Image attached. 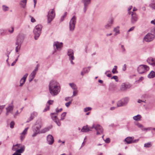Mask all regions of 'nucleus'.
I'll return each mask as SVG.
<instances>
[{
    "mask_svg": "<svg viewBox=\"0 0 155 155\" xmlns=\"http://www.w3.org/2000/svg\"><path fill=\"white\" fill-rule=\"evenodd\" d=\"M15 122L13 121H12L10 124V127L11 128H13L14 127Z\"/></svg>",
    "mask_w": 155,
    "mask_h": 155,
    "instance_id": "obj_42",
    "label": "nucleus"
},
{
    "mask_svg": "<svg viewBox=\"0 0 155 155\" xmlns=\"http://www.w3.org/2000/svg\"><path fill=\"white\" fill-rule=\"evenodd\" d=\"M34 134H32V136L33 137H35V136H36L38 134H39V133H38L37 132H34Z\"/></svg>",
    "mask_w": 155,
    "mask_h": 155,
    "instance_id": "obj_64",
    "label": "nucleus"
},
{
    "mask_svg": "<svg viewBox=\"0 0 155 155\" xmlns=\"http://www.w3.org/2000/svg\"><path fill=\"white\" fill-rule=\"evenodd\" d=\"M38 114L37 112H34L32 113L31 114L30 118V119L29 120H28L26 121V122L28 123L30 121L32 120L34 118V117H36L37 115Z\"/></svg>",
    "mask_w": 155,
    "mask_h": 155,
    "instance_id": "obj_22",
    "label": "nucleus"
},
{
    "mask_svg": "<svg viewBox=\"0 0 155 155\" xmlns=\"http://www.w3.org/2000/svg\"><path fill=\"white\" fill-rule=\"evenodd\" d=\"M131 22L132 24H134L137 21L138 19V16L136 13L132 12L131 14Z\"/></svg>",
    "mask_w": 155,
    "mask_h": 155,
    "instance_id": "obj_9",
    "label": "nucleus"
},
{
    "mask_svg": "<svg viewBox=\"0 0 155 155\" xmlns=\"http://www.w3.org/2000/svg\"><path fill=\"white\" fill-rule=\"evenodd\" d=\"M42 28V26L41 25H38L35 26L33 31L35 39H36L39 37L41 33Z\"/></svg>",
    "mask_w": 155,
    "mask_h": 155,
    "instance_id": "obj_3",
    "label": "nucleus"
},
{
    "mask_svg": "<svg viewBox=\"0 0 155 155\" xmlns=\"http://www.w3.org/2000/svg\"><path fill=\"white\" fill-rule=\"evenodd\" d=\"M151 129V128H141V130L143 131H147L148 130H150Z\"/></svg>",
    "mask_w": 155,
    "mask_h": 155,
    "instance_id": "obj_47",
    "label": "nucleus"
},
{
    "mask_svg": "<svg viewBox=\"0 0 155 155\" xmlns=\"http://www.w3.org/2000/svg\"><path fill=\"white\" fill-rule=\"evenodd\" d=\"M56 113H51V115H55L56 114H57V113L60 112L59 110L58 109V108H56L55 110Z\"/></svg>",
    "mask_w": 155,
    "mask_h": 155,
    "instance_id": "obj_43",
    "label": "nucleus"
},
{
    "mask_svg": "<svg viewBox=\"0 0 155 155\" xmlns=\"http://www.w3.org/2000/svg\"><path fill=\"white\" fill-rule=\"evenodd\" d=\"M7 34V31L4 29H0V35H4Z\"/></svg>",
    "mask_w": 155,
    "mask_h": 155,
    "instance_id": "obj_31",
    "label": "nucleus"
},
{
    "mask_svg": "<svg viewBox=\"0 0 155 155\" xmlns=\"http://www.w3.org/2000/svg\"><path fill=\"white\" fill-rule=\"evenodd\" d=\"M130 87L129 84L126 83H123L121 85L120 90L122 91H125Z\"/></svg>",
    "mask_w": 155,
    "mask_h": 155,
    "instance_id": "obj_11",
    "label": "nucleus"
},
{
    "mask_svg": "<svg viewBox=\"0 0 155 155\" xmlns=\"http://www.w3.org/2000/svg\"><path fill=\"white\" fill-rule=\"evenodd\" d=\"M25 147V146H23L20 149L17 150L16 152L14 153L12 155H21L20 154L18 153H23L24 151Z\"/></svg>",
    "mask_w": 155,
    "mask_h": 155,
    "instance_id": "obj_16",
    "label": "nucleus"
},
{
    "mask_svg": "<svg viewBox=\"0 0 155 155\" xmlns=\"http://www.w3.org/2000/svg\"><path fill=\"white\" fill-rule=\"evenodd\" d=\"M51 129L50 127H47L42 129L40 132V133H44L48 131Z\"/></svg>",
    "mask_w": 155,
    "mask_h": 155,
    "instance_id": "obj_27",
    "label": "nucleus"
},
{
    "mask_svg": "<svg viewBox=\"0 0 155 155\" xmlns=\"http://www.w3.org/2000/svg\"><path fill=\"white\" fill-rule=\"evenodd\" d=\"M141 116L140 115L138 114L136 116H134L133 117V119L136 121H138L140 120Z\"/></svg>",
    "mask_w": 155,
    "mask_h": 155,
    "instance_id": "obj_30",
    "label": "nucleus"
},
{
    "mask_svg": "<svg viewBox=\"0 0 155 155\" xmlns=\"http://www.w3.org/2000/svg\"><path fill=\"white\" fill-rule=\"evenodd\" d=\"M139 140V139L135 140H132V143H137V142H138Z\"/></svg>",
    "mask_w": 155,
    "mask_h": 155,
    "instance_id": "obj_59",
    "label": "nucleus"
},
{
    "mask_svg": "<svg viewBox=\"0 0 155 155\" xmlns=\"http://www.w3.org/2000/svg\"><path fill=\"white\" fill-rule=\"evenodd\" d=\"M94 129L97 131V134H101L103 133V130L102 127L100 125H97L95 126Z\"/></svg>",
    "mask_w": 155,
    "mask_h": 155,
    "instance_id": "obj_12",
    "label": "nucleus"
},
{
    "mask_svg": "<svg viewBox=\"0 0 155 155\" xmlns=\"http://www.w3.org/2000/svg\"><path fill=\"white\" fill-rule=\"evenodd\" d=\"M76 22V17L74 16L71 19L69 22V30L71 31H73L75 28V26Z\"/></svg>",
    "mask_w": 155,
    "mask_h": 155,
    "instance_id": "obj_4",
    "label": "nucleus"
},
{
    "mask_svg": "<svg viewBox=\"0 0 155 155\" xmlns=\"http://www.w3.org/2000/svg\"><path fill=\"white\" fill-rule=\"evenodd\" d=\"M155 77V72L153 71H151L148 74V77L149 78H153Z\"/></svg>",
    "mask_w": 155,
    "mask_h": 155,
    "instance_id": "obj_26",
    "label": "nucleus"
},
{
    "mask_svg": "<svg viewBox=\"0 0 155 155\" xmlns=\"http://www.w3.org/2000/svg\"><path fill=\"white\" fill-rule=\"evenodd\" d=\"M124 71H125L126 70V64H124L122 68Z\"/></svg>",
    "mask_w": 155,
    "mask_h": 155,
    "instance_id": "obj_61",
    "label": "nucleus"
},
{
    "mask_svg": "<svg viewBox=\"0 0 155 155\" xmlns=\"http://www.w3.org/2000/svg\"><path fill=\"white\" fill-rule=\"evenodd\" d=\"M149 69V67L145 64L139 65L137 68V71L140 74H145Z\"/></svg>",
    "mask_w": 155,
    "mask_h": 155,
    "instance_id": "obj_2",
    "label": "nucleus"
},
{
    "mask_svg": "<svg viewBox=\"0 0 155 155\" xmlns=\"http://www.w3.org/2000/svg\"><path fill=\"white\" fill-rule=\"evenodd\" d=\"M47 143L49 145H52L54 141L53 137L51 134H49L47 136Z\"/></svg>",
    "mask_w": 155,
    "mask_h": 155,
    "instance_id": "obj_14",
    "label": "nucleus"
},
{
    "mask_svg": "<svg viewBox=\"0 0 155 155\" xmlns=\"http://www.w3.org/2000/svg\"><path fill=\"white\" fill-rule=\"evenodd\" d=\"M50 108V107L49 106H47V107L45 108L43 110V112H45L47 111Z\"/></svg>",
    "mask_w": 155,
    "mask_h": 155,
    "instance_id": "obj_57",
    "label": "nucleus"
},
{
    "mask_svg": "<svg viewBox=\"0 0 155 155\" xmlns=\"http://www.w3.org/2000/svg\"><path fill=\"white\" fill-rule=\"evenodd\" d=\"M13 101H12L11 104H10L8 107L6 108L7 112H10L13 109L14 106L13 105Z\"/></svg>",
    "mask_w": 155,
    "mask_h": 155,
    "instance_id": "obj_21",
    "label": "nucleus"
},
{
    "mask_svg": "<svg viewBox=\"0 0 155 155\" xmlns=\"http://www.w3.org/2000/svg\"><path fill=\"white\" fill-rule=\"evenodd\" d=\"M119 27L118 26L115 28H114V31L115 32V35H116L117 34H118L119 32Z\"/></svg>",
    "mask_w": 155,
    "mask_h": 155,
    "instance_id": "obj_32",
    "label": "nucleus"
},
{
    "mask_svg": "<svg viewBox=\"0 0 155 155\" xmlns=\"http://www.w3.org/2000/svg\"><path fill=\"white\" fill-rule=\"evenodd\" d=\"M5 105L0 106V114L2 112V109L5 107Z\"/></svg>",
    "mask_w": 155,
    "mask_h": 155,
    "instance_id": "obj_48",
    "label": "nucleus"
},
{
    "mask_svg": "<svg viewBox=\"0 0 155 155\" xmlns=\"http://www.w3.org/2000/svg\"><path fill=\"white\" fill-rule=\"evenodd\" d=\"M69 85L74 90H77V87L76 85L74 83H70Z\"/></svg>",
    "mask_w": 155,
    "mask_h": 155,
    "instance_id": "obj_28",
    "label": "nucleus"
},
{
    "mask_svg": "<svg viewBox=\"0 0 155 155\" xmlns=\"http://www.w3.org/2000/svg\"><path fill=\"white\" fill-rule=\"evenodd\" d=\"M34 78L32 77H30L29 76V81L30 82H31L34 79Z\"/></svg>",
    "mask_w": 155,
    "mask_h": 155,
    "instance_id": "obj_63",
    "label": "nucleus"
},
{
    "mask_svg": "<svg viewBox=\"0 0 155 155\" xmlns=\"http://www.w3.org/2000/svg\"><path fill=\"white\" fill-rule=\"evenodd\" d=\"M53 102V100H49L48 101V103L50 105L52 104Z\"/></svg>",
    "mask_w": 155,
    "mask_h": 155,
    "instance_id": "obj_56",
    "label": "nucleus"
},
{
    "mask_svg": "<svg viewBox=\"0 0 155 155\" xmlns=\"http://www.w3.org/2000/svg\"><path fill=\"white\" fill-rule=\"evenodd\" d=\"M67 13L66 12L64 13V15H63L61 17L60 19V21H62L64 20V18L67 16Z\"/></svg>",
    "mask_w": 155,
    "mask_h": 155,
    "instance_id": "obj_35",
    "label": "nucleus"
},
{
    "mask_svg": "<svg viewBox=\"0 0 155 155\" xmlns=\"http://www.w3.org/2000/svg\"><path fill=\"white\" fill-rule=\"evenodd\" d=\"M51 118L58 126H59L61 125V123L58 120V119L57 118L56 116H54L53 115H51Z\"/></svg>",
    "mask_w": 155,
    "mask_h": 155,
    "instance_id": "obj_17",
    "label": "nucleus"
},
{
    "mask_svg": "<svg viewBox=\"0 0 155 155\" xmlns=\"http://www.w3.org/2000/svg\"><path fill=\"white\" fill-rule=\"evenodd\" d=\"M8 30L10 33H12L14 31V28L13 27H12L11 28H8Z\"/></svg>",
    "mask_w": 155,
    "mask_h": 155,
    "instance_id": "obj_40",
    "label": "nucleus"
},
{
    "mask_svg": "<svg viewBox=\"0 0 155 155\" xmlns=\"http://www.w3.org/2000/svg\"><path fill=\"white\" fill-rule=\"evenodd\" d=\"M114 20L111 19L109 21L108 23L105 26V27L106 29H109L110 28L112 25L113 24Z\"/></svg>",
    "mask_w": 155,
    "mask_h": 155,
    "instance_id": "obj_19",
    "label": "nucleus"
},
{
    "mask_svg": "<svg viewBox=\"0 0 155 155\" xmlns=\"http://www.w3.org/2000/svg\"><path fill=\"white\" fill-rule=\"evenodd\" d=\"M36 73L35 71H33L31 72L29 76L30 77H32L33 78H35V75L36 74Z\"/></svg>",
    "mask_w": 155,
    "mask_h": 155,
    "instance_id": "obj_45",
    "label": "nucleus"
},
{
    "mask_svg": "<svg viewBox=\"0 0 155 155\" xmlns=\"http://www.w3.org/2000/svg\"><path fill=\"white\" fill-rule=\"evenodd\" d=\"M27 1V0H22L20 2V4L23 8H25Z\"/></svg>",
    "mask_w": 155,
    "mask_h": 155,
    "instance_id": "obj_24",
    "label": "nucleus"
},
{
    "mask_svg": "<svg viewBox=\"0 0 155 155\" xmlns=\"http://www.w3.org/2000/svg\"><path fill=\"white\" fill-rule=\"evenodd\" d=\"M20 36L21 38H26L25 35L23 34H20Z\"/></svg>",
    "mask_w": 155,
    "mask_h": 155,
    "instance_id": "obj_60",
    "label": "nucleus"
},
{
    "mask_svg": "<svg viewBox=\"0 0 155 155\" xmlns=\"http://www.w3.org/2000/svg\"><path fill=\"white\" fill-rule=\"evenodd\" d=\"M147 62L153 66H155V58L152 57L148 58L147 60Z\"/></svg>",
    "mask_w": 155,
    "mask_h": 155,
    "instance_id": "obj_15",
    "label": "nucleus"
},
{
    "mask_svg": "<svg viewBox=\"0 0 155 155\" xmlns=\"http://www.w3.org/2000/svg\"><path fill=\"white\" fill-rule=\"evenodd\" d=\"M41 128V126L34 127L33 128V131L34 132H36L38 133H40V129Z\"/></svg>",
    "mask_w": 155,
    "mask_h": 155,
    "instance_id": "obj_23",
    "label": "nucleus"
},
{
    "mask_svg": "<svg viewBox=\"0 0 155 155\" xmlns=\"http://www.w3.org/2000/svg\"><path fill=\"white\" fill-rule=\"evenodd\" d=\"M21 145L19 144H17L15 145H13L12 148V150L13 151L16 150L20 147Z\"/></svg>",
    "mask_w": 155,
    "mask_h": 155,
    "instance_id": "obj_29",
    "label": "nucleus"
},
{
    "mask_svg": "<svg viewBox=\"0 0 155 155\" xmlns=\"http://www.w3.org/2000/svg\"><path fill=\"white\" fill-rule=\"evenodd\" d=\"M78 93V91L77 90H74L73 92V95L72 97L76 96Z\"/></svg>",
    "mask_w": 155,
    "mask_h": 155,
    "instance_id": "obj_49",
    "label": "nucleus"
},
{
    "mask_svg": "<svg viewBox=\"0 0 155 155\" xmlns=\"http://www.w3.org/2000/svg\"><path fill=\"white\" fill-rule=\"evenodd\" d=\"M112 72L113 74H116L118 73V71L117 70H115L114 69L112 70Z\"/></svg>",
    "mask_w": 155,
    "mask_h": 155,
    "instance_id": "obj_58",
    "label": "nucleus"
},
{
    "mask_svg": "<svg viewBox=\"0 0 155 155\" xmlns=\"http://www.w3.org/2000/svg\"><path fill=\"white\" fill-rule=\"evenodd\" d=\"M39 67V65L38 64L37 65L36 67L35 68V69L33 71L35 72L36 73L37 71L38 70V68Z\"/></svg>",
    "mask_w": 155,
    "mask_h": 155,
    "instance_id": "obj_54",
    "label": "nucleus"
},
{
    "mask_svg": "<svg viewBox=\"0 0 155 155\" xmlns=\"http://www.w3.org/2000/svg\"><path fill=\"white\" fill-rule=\"evenodd\" d=\"M91 110V107H87L84 109V112H87L88 111L90 110Z\"/></svg>",
    "mask_w": 155,
    "mask_h": 155,
    "instance_id": "obj_44",
    "label": "nucleus"
},
{
    "mask_svg": "<svg viewBox=\"0 0 155 155\" xmlns=\"http://www.w3.org/2000/svg\"><path fill=\"white\" fill-rule=\"evenodd\" d=\"M49 90L52 96L57 95L60 91V86L59 84L55 81H50L48 85Z\"/></svg>",
    "mask_w": 155,
    "mask_h": 155,
    "instance_id": "obj_1",
    "label": "nucleus"
},
{
    "mask_svg": "<svg viewBox=\"0 0 155 155\" xmlns=\"http://www.w3.org/2000/svg\"><path fill=\"white\" fill-rule=\"evenodd\" d=\"M129 101V98L128 97L123 98L117 102V106L118 107L125 106L128 103Z\"/></svg>",
    "mask_w": 155,
    "mask_h": 155,
    "instance_id": "obj_5",
    "label": "nucleus"
},
{
    "mask_svg": "<svg viewBox=\"0 0 155 155\" xmlns=\"http://www.w3.org/2000/svg\"><path fill=\"white\" fill-rule=\"evenodd\" d=\"M25 81H24V80H22L21 81V80L20 81V84L19 85V86L21 87L24 84Z\"/></svg>",
    "mask_w": 155,
    "mask_h": 155,
    "instance_id": "obj_50",
    "label": "nucleus"
},
{
    "mask_svg": "<svg viewBox=\"0 0 155 155\" xmlns=\"http://www.w3.org/2000/svg\"><path fill=\"white\" fill-rule=\"evenodd\" d=\"M66 114V113L64 112L62 113L61 115V120H63L64 118V117L65 116Z\"/></svg>",
    "mask_w": 155,
    "mask_h": 155,
    "instance_id": "obj_38",
    "label": "nucleus"
},
{
    "mask_svg": "<svg viewBox=\"0 0 155 155\" xmlns=\"http://www.w3.org/2000/svg\"><path fill=\"white\" fill-rule=\"evenodd\" d=\"M62 43L59 42L58 41L55 42L54 43L53 46L56 47V49L60 51L61 50L62 47Z\"/></svg>",
    "mask_w": 155,
    "mask_h": 155,
    "instance_id": "obj_13",
    "label": "nucleus"
},
{
    "mask_svg": "<svg viewBox=\"0 0 155 155\" xmlns=\"http://www.w3.org/2000/svg\"><path fill=\"white\" fill-rule=\"evenodd\" d=\"M28 73L26 74H25L23 77L21 78V81H22V80H24V81H25L26 80V79L27 78V77L28 75Z\"/></svg>",
    "mask_w": 155,
    "mask_h": 155,
    "instance_id": "obj_39",
    "label": "nucleus"
},
{
    "mask_svg": "<svg viewBox=\"0 0 155 155\" xmlns=\"http://www.w3.org/2000/svg\"><path fill=\"white\" fill-rule=\"evenodd\" d=\"M23 42V39H17L16 42V45L17 46L15 48V51L16 52L19 54L18 51L20 50L21 45Z\"/></svg>",
    "mask_w": 155,
    "mask_h": 155,
    "instance_id": "obj_8",
    "label": "nucleus"
},
{
    "mask_svg": "<svg viewBox=\"0 0 155 155\" xmlns=\"http://www.w3.org/2000/svg\"><path fill=\"white\" fill-rule=\"evenodd\" d=\"M91 68V67H88L87 68H84L83 69V71L84 72V73H87L89 71Z\"/></svg>",
    "mask_w": 155,
    "mask_h": 155,
    "instance_id": "obj_33",
    "label": "nucleus"
},
{
    "mask_svg": "<svg viewBox=\"0 0 155 155\" xmlns=\"http://www.w3.org/2000/svg\"><path fill=\"white\" fill-rule=\"evenodd\" d=\"M111 79H114L116 82L118 81V78L117 76H114L111 78Z\"/></svg>",
    "mask_w": 155,
    "mask_h": 155,
    "instance_id": "obj_46",
    "label": "nucleus"
},
{
    "mask_svg": "<svg viewBox=\"0 0 155 155\" xmlns=\"http://www.w3.org/2000/svg\"><path fill=\"white\" fill-rule=\"evenodd\" d=\"M154 38V36L153 35L148 33L144 36L143 39H153Z\"/></svg>",
    "mask_w": 155,
    "mask_h": 155,
    "instance_id": "obj_20",
    "label": "nucleus"
},
{
    "mask_svg": "<svg viewBox=\"0 0 155 155\" xmlns=\"http://www.w3.org/2000/svg\"><path fill=\"white\" fill-rule=\"evenodd\" d=\"M152 41V39H143V43L145 42H150Z\"/></svg>",
    "mask_w": 155,
    "mask_h": 155,
    "instance_id": "obj_51",
    "label": "nucleus"
},
{
    "mask_svg": "<svg viewBox=\"0 0 155 155\" xmlns=\"http://www.w3.org/2000/svg\"><path fill=\"white\" fill-rule=\"evenodd\" d=\"M89 131H91L90 128L87 127V125L86 126H84L81 130V131L82 132H87Z\"/></svg>",
    "mask_w": 155,
    "mask_h": 155,
    "instance_id": "obj_25",
    "label": "nucleus"
},
{
    "mask_svg": "<svg viewBox=\"0 0 155 155\" xmlns=\"http://www.w3.org/2000/svg\"><path fill=\"white\" fill-rule=\"evenodd\" d=\"M137 125L141 129L143 127V126L142 124L139 123L137 124Z\"/></svg>",
    "mask_w": 155,
    "mask_h": 155,
    "instance_id": "obj_55",
    "label": "nucleus"
},
{
    "mask_svg": "<svg viewBox=\"0 0 155 155\" xmlns=\"http://www.w3.org/2000/svg\"><path fill=\"white\" fill-rule=\"evenodd\" d=\"M91 0H82V2L84 3V7L83 11L85 13L87 8L88 6L91 3Z\"/></svg>",
    "mask_w": 155,
    "mask_h": 155,
    "instance_id": "obj_10",
    "label": "nucleus"
},
{
    "mask_svg": "<svg viewBox=\"0 0 155 155\" xmlns=\"http://www.w3.org/2000/svg\"><path fill=\"white\" fill-rule=\"evenodd\" d=\"M134 139V137H128L125 138L124 141L126 142L127 144L132 143V140H133Z\"/></svg>",
    "mask_w": 155,
    "mask_h": 155,
    "instance_id": "obj_18",
    "label": "nucleus"
},
{
    "mask_svg": "<svg viewBox=\"0 0 155 155\" xmlns=\"http://www.w3.org/2000/svg\"><path fill=\"white\" fill-rule=\"evenodd\" d=\"M74 51L71 49H68L67 52V55L69 57V60L70 61L71 63L72 64H74V63L73 60L74 59Z\"/></svg>",
    "mask_w": 155,
    "mask_h": 155,
    "instance_id": "obj_7",
    "label": "nucleus"
},
{
    "mask_svg": "<svg viewBox=\"0 0 155 155\" xmlns=\"http://www.w3.org/2000/svg\"><path fill=\"white\" fill-rule=\"evenodd\" d=\"M28 127L24 129V130H23V132L21 133V135H25L26 134L27 132V131H28Z\"/></svg>",
    "mask_w": 155,
    "mask_h": 155,
    "instance_id": "obj_41",
    "label": "nucleus"
},
{
    "mask_svg": "<svg viewBox=\"0 0 155 155\" xmlns=\"http://www.w3.org/2000/svg\"><path fill=\"white\" fill-rule=\"evenodd\" d=\"M105 142L107 143H109L110 142V139L109 138H107L105 140L104 139Z\"/></svg>",
    "mask_w": 155,
    "mask_h": 155,
    "instance_id": "obj_53",
    "label": "nucleus"
},
{
    "mask_svg": "<svg viewBox=\"0 0 155 155\" xmlns=\"http://www.w3.org/2000/svg\"><path fill=\"white\" fill-rule=\"evenodd\" d=\"M132 6L130 5L129 6V7L128 8V14H130V13L129 12V11L132 9Z\"/></svg>",
    "mask_w": 155,
    "mask_h": 155,
    "instance_id": "obj_62",
    "label": "nucleus"
},
{
    "mask_svg": "<svg viewBox=\"0 0 155 155\" xmlns=\"http://www.w3.org/2000/svg\"><path fill=\"white\" fill-rule=\"evenodd\" d=\"M2 9L4 11L6 12L8 10L9 8L8 6L5 5H3L2 6Z\"/></svg>",
    "mask_w": 155,
    "mask_h": 155,
    "instance_id": "obj_37",
    "label": "nucleus"
},
{
    "mask_svg": "<svg viewBox=\"0 0 155 155\" xmlns=\"http://www.w3.org/2000/svg\"><path fill=\"white\" fill-rule=\"evenodd\" d=\"M151 146L150 142L145 143L144 144V147H149Z\"/></svg>",
    "mask_w": 155,
    "mask_h": 155,
    "instance_id": "obj_34",
    "label": "nucleus"
},
{
    "mask_svg": "<svg viewBox=\"0 0 155 155\" xmlns=\"http://www.w3.org/2000/svg\"><path fill=\"white\" fill-rule=\"evenodd\" d=\"M71 101H69L68 102L66 103L65 104L66 106L68 107L71 103Z\"/></svg>",
    "mask_w": 155,
    "mask_h": 155,
    "instance_id": "obj_52",
    "label": "nucleus"
},
{
    "mask_svg": "<svg viewBox=\"0 0 155 155\" xmlns=\"http://www.w3.org/2000/svg\"><path fill=\"white\" fill-rule=\"evenodd\" d=\"M149 6L152 9H155V2H153L151 3L150 4Z\"/></svg>",
    "mask_w": 155,
    "mask_h": 155,
    "instance_id": "obj_36",
    "label": "nucleus"
},
{
    "mask_svg": "<svg viewBox=\"0 0 155 155\" xmlns=\"http://www.w3.org/2000/svg\"><path fill=\"white\" fill-rule=\"evenodd\" d=\"M55 13L54 9H50L48 12V23H50L54 18Z\"/></svg>",
    "mask_w": 155,
    "mask_h": 155,
    "instance_id": "obj_6",
    "label": "nucleus"
}]
</instances>
